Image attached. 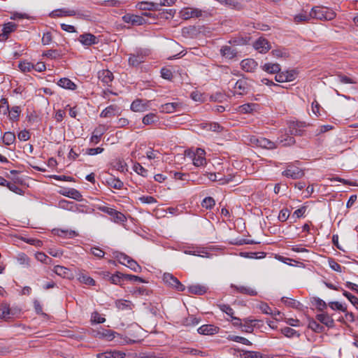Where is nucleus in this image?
Wrapping results in <instances>:
<instances>
[{
  "instance_id": "obj_5",
  "label": "nucleus",
  "mask_w": 358,
  "mask_h": 358,
  "mask_svg": "<svg viewBox=\"0 0 358 358\" xmlns=\"http://www.w3.org/2000/svg\"><path fill=\"white\" fill-rule=\"evenodd\" d=\"M164 282L169 287L178 292H182L185 289V286L182 285L174 275L169 273H165L163 275Z\"/></svg>"
},
{
  "instance_id": "obj_51",
  "label": "nucleus",
  "mask_w": 358,
  "mask_h": 358,
  "mask_svg": "<svg viewBox=\"0 0 358 358\" xmlns=\"http://www.w3.org/2000/svg\"><path fill=\"white\" fill-rule=\"evenodd\" d=\"M314 303L319 311H324L327 308V304L322 299L315 297L314 298Z\"/></svg>"
},
{
  "instance_id": "obj_28",
  "label": "nucleus",
  "mask_w": 358,
  "mask_h": 358,
  "mask_svg": "<svg viewBox=\"0 0 358 358\" xmlns=\"http://www.w3.org/2000/svg\"><path fill=\"white\" fill-rule=\"evenodd\" d=\"M180 106L181 103H166L161 106L160 111L162 113H174Z\"/></svg>"
},
{
  "instance_id": "obj_34",
  "label": "nucleus",
  "mask_w": 358,
  "mask_h": 358,
  "mask_svg": "<svg viewBox=\"0 0 358 358\" xmlns=\"http://www.w3.org/2000/svg\"><path fill=\"white\" fill-rule=\"evenodd\" d=\"M57 85L59 87L67 90H74L76 88V85L67 78H61L58 81Z\"/></svg>"
},
{
  "instance_id": "obj_48",
  "label": "nucleus",
  "mask_w": 358,
  "mask_h": 358,
  "mask_svg": "<svg viewBox=\"0 0 358 358\" xmlns=\"http://www.w3.org/2000/svg\"><path fill=\"white\" fill-rule=\"evenodd\" d=\"M78 280L81 283H83L85 285H92V286L95 285V280L93 278H92L91 277L84 275V274H81L79 275Z\"/></svg>"
},
{
  "instance_id": "obj_8",
  "label": "nucleus",
  "mask_w": 358,
  "mask_h": 358,
  "mask_svg": "<svg viewBox=\"0 0 358 358\" xmlns=\"http://www.w3.org/2000/svg\"><path fill=\"white\" fill-rule=\"evenodd\" d=\"M296 72L295 70H289L285 71H279L275 76V80L278 83L291 82L295 80Z\"/></svg>"
},
{
  "instance_id": "obj_36",
  "label": "nucleus",
  "mask_w": 358,
  "mask_h": 358,
  "mask_svg": "<svg viewBox=\"0 0 358 358\" xmlns=\"http://www.w3.org/2000/svg\"><path fill=\"white\" fill-rule=\"evenodd\" d=\"M106 183L109 187L116 189H121L124 185L123 182H122L119 178L113 176L108 178L106 180Z\"/></svg>"
},
{
  "instance_id": "obj_17",
  "label": "nucleus",
  "mask_w": 358,
  "mask_h": 358,
  "mask_svg": "<svg viewBox=\"0 0 358 358\" xmlns=\"http://www.w3.org/2000/svg\"><path fill=\"white\" fill-rule=\"evenodd\" d=\"M254 48L260 53H265L271 49V45L266 39L259 38L254 43Z\"/></svg>"
},
{
  "instance_id": "obj_23",
  "label": "nucleus",
  "mask_w": 358,
  "mask_h": 358,
  "mask_svg": "<svg viewBox=\"0 0 358 358\" xmlns=\"http://www.w3.org/2000/svg\"><path fill=\"white\" fill-rule=\"evenodd\" d=\"M113 78V74L109 70H102L99 72V79L106 85L110 86Z\"/></svg>"
},
{
  "instance_id": "obj_55",
  "label": "nucleus",
  "mask_w": 358,
  "mask_h": 358,
  "mask_svg": "<svg viewBox=\"0 0 358 358\" xmlns=\"http://www.w3.org/2000/svg\"><path fill=\"white\" fill-rule=\"evenodd\" d=\"M343 294L358 309V298L357 296L345 290L343 291Z\"/></svg>"
},
{
  "instance_id": "obj_44",
  "label": "nucleus",
  "mask_w": 358,
  "mask_h": 358,
  "mask_svg": "<svg viewBox=\"0 0 358 358\" xmlns=\"http://www.w3.org/2000/svg\"><path fill=\"white\" fill-rule=\"evenodd\" d=\"M281 333L287 338H292L294 336L299 337L300 334L294 329L286 327L281 329Z\"/></svg>"
},
{
  "instance_id": "obj_13",
  "label": "nucleus",
  "mask_w": 358,
  "mask_h": 358,
  "mask_svg": "<svg viewBox=\"0 0 358 358\" xmlns=\"http://www.w3.org/2000/svg\"><path fill=\"white\" fill-rule=\"evenodd\" d=\"M120 108L117 105H110L106 107L100 114L101 117H112L120 115Z\"/></svg>"
},
{
  "instance_id": "obj_20",
  "label": "nucleus",
  "mask_w": 358,
  "mask_h": 358,
  "mask_svg": "<svg viewBox=\"0 0 358 358\" xmlns=\"http://www.w3.org/2000/svg\"><path fill=\"white\" fill-rule=\"evenodd\" d=\"M218 331L219 328L213 324H203L197 329L198 333L203 335H214Z\"/></svg>"
},
{
  "instance_id": "obj_46",
  "label": "nucleus",
  "mask_w": 358,
  "mask_h": 358,
  "mask_svg": "<svg viewBox=\"0 0 358 358\" xmlns=\"http://www.w3.org/2000/svg\"><path fill=\"white\" fill-rule=\"evenodd\" d=\"M73 203H74L73 201L62 199L58 203V207L62 209H64V210H67L71 211Z\"/></svg>"
},
{
  "instance_id": "obj_9",
  "label": "nucleus",
  "mask_w": 358,
  "mask_h": 358,
  "mask_svg": "<svg viewBox=\"0 0 358 358\" xmlns=\"http://www.w3.org/2000/svg\"><path fill=\"white\" fill-rule=\"evenodd\" d=\"M101 211L108 214L111 217H113L114 221L117 223L124 222L126 220V217L124 215L115 209L112 208L103 206L101 208Z\"/></svg>"
},
{
  "instance_id": "obj_18",
  "label": "nucleus",
  "mask_w": 358,
  "mask_h": 358,
  "mask_svg": "<svg viewBox=\"0 0 358 358\" xmlns=\"http://www.w3.org/2000/svg\"><path fill=\"white\" fill-rule=\"evenodd\" d=\"M181 16L187 20L192 17H199L202 15V11L198 8H185L180 12Z\"/></svg>"
},
{
  "instance_id": "obj_19",
  "label": "nucleus",
  "mask_w": 358,
  "mask_h": 358,
  "mask_svg": "<svg viewBox=\"0 0 358 358\" xmlns=\"http://www.w3.org/2000/svg\"><path fill=\"white\" fill-rule=\"evenodd\" d=\"M296 141L293 136L289 134H284L280 135L276 141L277 145H282V146H290L294 145Z\"/></svg>"
},
{
  "instance_id": "obj_33",
  "label": "nucleus",
  "mask_w": 358,
  "mask_h": 358,
  "mask_svg": "<svg viewBox=\"0 0 358 358\" xmlns=\"http://www.w3.org/2000/svg\"><path fill=\"white\" fill-rule=\"evenodd\" d=\"M262 69L268 73H271V74H274V73H278L279 71H280V64L275 63V64H273V63H266L265 64H264L262 66Z\"/></svg>"
},
{
  "instance_id": "obj_16",
  "label": "nucleus",
  "mask_w": 358,
  "mask_h": 358,
  "mask_svg": "<svg viewBox=\"0 0 358 358\" xmlns=\"http://www.w3.org/2000/svg\"><path fill=\"white\" fill-rule=\"evenodd\" d=\"M124 22L131 23L133 25H141L145 22V19L136 15L127 14L122 17Z\"/></svg>"
},
{
  "instance_id": "obj_62",
  "label": "nucleus",
  "mask_w": 358,
  "mask_h": 358,
  "mask_svg": "<svg viewBox=\"0 0 358 358\" xmlns=\"http://www.w3.org/2000/svg\"><path fill=\"white\" fill-rule=\"evenodd\" d=\"M290 212L287 208L282 209L278 215V220L280 222H285L289 217Z\"/></svg>"
},
{
  "instance_id": "obj_57",
  "label": "nucleus",
  "mask_w": 358,
  "mask_h": 358,
  "mask_svg": "<svg viewBox=\"0 0 358 358\" xmlns=\"http://www.w3.org/2000/svg\"><path fill=\"white\" fill-rule=\"evenodd\" d=\"M9 112V105L6 99L2 98L0 100V113L6 115Z\"/></svg>"
},
{
  "instance_id": "obj_43",
  "label": "nucleus",
  "mask_w": 358,
  "mask_h": 358,
  "mask_svg": "<svg viewBox=\"0 0 358 358\" xmlns=\"http://www.w3.org/2000/svg\"><path fill=\"white\" fill-rule=\"evenodd\" d=\"M20 113L21 110L20 106H13L11 108L10 110H9L8 113H9V117L10 120L17 121Z\"/></svg>"
},
{
  "instance_id": "obj_41",
  "label": "nucleus",
  "mask_w": 358,
  "mask_h": 358,
  "mask_svg": "<svg viewBox=\"0 0 358 358\" xmlns=\"http://www.w3.org/2000/svg\"><path fill=\"white\" fill-rule=\"evenodd\" d=\"M227 339L234 342L240 343L245 345H251L252 343L247 338L235 335H229Z\"/></svg>"
},
{
  "instance_id": "obj_47",
  "label": "nucleus",
  "mask_w": 358,
  "mask_h": 358,
  "mask_svg": "<svg viewBox=\"0 0 358 358\" xmlns=\"http://www.w3.org/2000/svg\"><path fill=\"white\" fill-rule=\"evenodd\" d=\"M223 56L227 58H233L236 55V52L230 46H224L221 49Z\"/></svg>"
},
{
  "instance_id": "obj_31",
  "label": "nucleus",
  "mask_w": 358,
  "mask_h": 358,
  "mask_svg": "<svg viewBox=\"0 0 358 358\" xmlns=\"http://www.w3.org/2000/svg\"><path fill=\"white\" fill-rule=\"evenodd\" d=\"M159 118L156 113H150L145 115L143 119L142 122L144 125H152L159 122Z\"/></svg>"
},
{
  "instance_id": "obj_61",
  "label": "nucleus",
  "mask_w": 358,
  "mask_h": 358,
  "mask_svg": "<svg viewBox=\"0 0 358 358\" xmlns=\"http://www.w3.org/2000/svg\"><path fill=\"white\" fill-rule=\"evenodd\" d=\"M220 309L225 313L227 315L230 316L231 317H234L233 315L234 313V310L227 304H220L218 305Z\"/></svg>"
},
{
  "instance_id": "obj_56",
  "label": "nucleus",
  "mask_w": 358,
  "mask_h": 358,
  "mask_svg": "<svg viewBox=\"0 0 358 358\" xmlns=\"http://www.w3.org/2000/svg\"><path fill=\"white\" fill-rule=\"evenodd\" d=\"M113 168L120 171V172H124V171H127V164L124 161L118 160L113 163Z\"/></svg>"
},
{
  "instance_id": "obj_35",
  "label": "nucleus",
  "mask_w": 358,
  "mask_h": 358,
  "mask_svg": "<svg viewBox=\"0 0 358 358\" xmlns=\"http://www.w3.org/2000/svg\"><path fill=\"white\" fill-rule=\"evenodd\" d=\"M257 144L259 147L266 148V149H273L277 147L276 142L274 143L267 138H260L257 140Z\"/></svg>"
},
{
  "instance_id": "obj_14",
  "label": "nucleus",
  "mask_w": 358,
  "mask_h": 358,
  "mask_svg": "<svg viewBox=\"0 0 358 358\" xmlns=\"http://www.w3.org/2000/svg\"><path fill=\"white\" fill-rule=\"evenodd\" d=\"M282 176L292 179H299L303 176V171L297 167H289L282 172Z\"/></svg>"
},
{
  "instance_id": "obj_49",
  "label": "nucleus",
  "mask_w": 358,
  "mask_h": 358,
  "mask_svg": "<svg viewBox=\"0 0 358 358\" xmlns=\"http://www.w3.org/2000/svg\"><path fill=\"white\" fill-rule=\"evenodd\" d=\"M159 5L157 3H148V2H142L140 6V8L143 10H158Z\"/></svg>"
},
{
  "instance_id": "obj_22",
  "label": "nucleus",
  "mask_w": 358,
  "mask_h": 358,
  "mask_svg": "<svg viewBox=\"0 0 358 358\" xmlns=\"http://www.w3.org/2000/svg\"><path fill=\"white\" fill-rule=\"evenodd\" d=\"M316 319L329 328H332L334 326V320L332 319L331 316L327 313L317 314Z\"/></svg>"
},
{
  "instance_id": "obj_60",
  "label": "nucleus",
  "mask_w": 358,
  "mask_h": 358,
  "mask_svg": "<svg viewBox=\"0 0 358 358\" xmlns=\"http://www.w3.org/2000/svg\"><path fill=\"white\" fill-rule=\"evenodd\" d=\"M57 235L61 237H68V238H72L74 237L76 235V231H68V230H57Z\"/></svg>"
},
{
  "instance_id": "obj_26",
  "label": "nucleus",
  "mask_w": 358,
  "mask_h": 358,
  "mask_svg": "<svg viewBox=\"0 0 358 358\" xmlns=\"http://www.w3.org/2000/svg\"><path fill=\"white\" fill-rule=\"evenodd\" d=\"M60 194L63 196L73 199L77 201L82 200V194L76 189H64L60 191Z\"/></svg>"
},
{
  "instance_id": "obj_6",
  "label": "nucleus",
  "mask_w": 358,
  "mask_h": 358,
  "mask_svg": "<svg viewBox=\"0 0 358 358\" xmlns=\"http://www.w3.org/2000/svg\"><path fill=\"white\" fill-rule=\"evenodd\" d=\"M20 310L17 308H10V306L6 303H3L0 305V319L8 320L14 317Z\"/></svg>"
},
{
  "instance_id": "obj_12",
  "label": "nucleus",
  "mask_w": 358,
  "mask_h": 358,
  "mask_svg": "<svg viewBox=\"0 0 358 358\" xmlns=\"http://www.w3.org/2000/svg\"><path fill=\"white\" fill-rule=\"evenodd\" d=\"M78 41L85 46H90L99 43L97 37L90 33H85L80 35Z\"/></svg>"
},
{
  "instance_id": "obj_39",
  "label": "nucleus",
  "mask_w": 358,
  "mask_h": 358,
  "mask_svg": "<svg viewBox=\"0 0 358 358\" xmlns=\"http://www.w3.org/2000/svg\"><path fill=\"white\" fill-rule=\"evenodd\" d=\"M200 322V318H197L194 315H191L182 320V324L187 327H192L197 325Z\"/></svg>"
},
{
  "instance_id": "obj_3",
  "label": "nucleus",
  "mask_w": 358,
  "mask_h": 358,
  "mask_svg": "<svg viewBox=\"0 0 358 358\" xmlns=\"http://www.w3.org/2000/svg\"><path fill=\"white\" fill-rule=\"evenodd\" d=\"M116 258L120 264L127 266L134 272L140 273L142 270L141 266L135 260L124 253H119Z\"/></svg>"
},
{
  "instance_id": "obj_40",
  "label": "nucleus",
  "mask_w": 358,
  "mask_h": 358,
  "mask_svg": "<svg viewBox=\"0 0 358 358\" xmlns=\"http://www.w3.org/2000/svg\"><path fill=\"white\" fill-rule=\"evenodd\" d=\"M2 141L3 143L6 145H12L15 141V135L13 132H5L3 136Z\"/></svg>"
},
{
  "instance_id": "obj_21",
  "label": "nucleus",
  "mask_w": 358,
  "mask_h": 358,
  "mask_svg": "<svg viewBox=\"0 0 358 358\" xmlns=\"http://www.w3.org/2000/svg\"><path fill=\"white\" fill-rule=\"evenodd\" d=\"M16 28L17 25L13 22L4 24L2 33L0 34V41H6L8 38V35L14 31Z\"/></svg>"
},
{
  "instance_id": "obj_50",
  "label": "nucleus",
  "mask_w": 358,
  "mask_h": 358,
  "mask_svg": "<svg viewBox=\"0 0 358 358\" xmlns=\"http://www.w3.org/2000/svg\"><path fill=\"white\" fill-rule=\"evenodd\" d=\"M18 67L22 72H29L34 69V64L27 61H22L19 63Z\"/></svg>"
},
{
  "instance_id": "obj_58",
  "label": "nucleus",
  "mask_w": 358,
  "mask_h": 358,
  "mask_svg": "<svg viewBox=\"0 0 358 358\" xmlns=\"http://www.w3.org/2000/svg\"><path fill=\"white\" fill-rule=\"evenodd\" d=\"M329 306L332 309V310H341L342 312H346L347 311V308L346 307H344L343 306V304H341V303L338 302V301H331V302H329Z\"/></svg>"
},
{
  "instance_id": "obj_42",
  "label": "nucleus",
  "mask_w": 358,
  "mask_h": 358,
  "mask_svg": "<svg viewBox=\"0 0 358 358\" xmlns=\"http://www.w3.org/2000/svg\"><path fill=\"white\" fill-rule=\"evenodd\" d=\"M308 328L316 333H322L324 331V326L320 324L314 320H309Z\"/></svg>"
},
{
  "instance_id": "obj_45",
  "label": "nucleus",
  "mask_w": 358,
  "mask_h": 358,
  "mask_svg": "<svg viewBox=\"0 0 358 358\" xmlns=\"http://www.w3.org/2000/svg\"><path fill=\"white\" fill-rule=\"evenodd\" d=\"M115 304H116L117 308L122 310H126V309H129V310L131 309V302L130 301L120 299V300L116 301Z\"/></svg>"
},
{
  "instance_id": "obj_2",
  "label": "nucleus",
  "mask_w": 358,
  "mask_h": 358,
  "mask_svg": "<svg viewBox=\"0 0 358 358\" xmlns=\"http://www.w3.org/2000/svg\"><path fill=\"white\" fill-rule=\"evenodd\" d=\"M149 55L150 50L148 49H136L133 53L129 54V64L131 66H138L145 62Z\"/></svg>"
},
{
  "instance_id": "obj_37",
  "label": "nucleus",
  "mask_w": 358,
  "mask_h": 358,
  "mask_svg": "<svg viewBox=\"0 0 358 358\" xmlns=\"http://www.w3.org/2000/svg\"><path fill=\"white\" fill-rule=\"evenodd\" d=\"M260 322L257 320H245V324L242 325V331L247 332V333H252L254 329V327L257 325V323Z\"/></svg>"
},
{
  "instance_id": "obj_64",
  "label": "nucleus",
  "mask_w": 358,
  "mask_h": 358,
  "mask_svg": "<svg viewBox=\"0 0 358 358\" xmlns=\"http://www.w3.org/2000/svg\"><path fill=\"white\" fill-rule=\"evenodd\" d=\"M43 56L51 59H56L60 57V54L57 50H49L43 54Z\"/></svg>"
},
{
  "instance_id": "obj_52",
  "label": "nucleus",
  "mask_w": 358,
  "mask_h": 358,
  "mask_svg": "<svg viewBox=\"0 0 358 358\" xmlns=\"http://www.w3.org/2000/svg\"><path fill=\"white\" fill-rule=\"evenodd\" d=\"M36 258L38 261L41 262L45 264H50L52 262V259L47 256L43 252H37L36 253Z\"/></svg>"
},
{
  "instance_id": "obj_7",
  "label": "nucleus",
  "mask_w": 358,
  "mask_h": 358,
  "mask_svg": "<svg viewBox=\"0 0 358 358\" xmlns=\"http://www.w3.org/2000/svg\"><path fill=\"white\" fill-rule=\"evenodd\" d=\"M235 94H247L251 89V85L248 83L246 78H242L238 80L234 85Z\"/></svg>"
},
{
  "instance_id": "obj_24",
  "label": "nucleus",
  "mask_w": 358,
  "mask_h": 358,
  "mask_svg": "<svg viewBox=\"0 0 358 358\" xmlns=\"http://www.w3.org/2000/svg\"><path fill=\"white\" fill-rule=\"evenodd\" d=\"M241 69L247 72H253L257 67V63L253 59H245L241 62Z\"/></svg>"
},
{
  "instance_id": "obj_38",
  "label": "nucleus",
  "mask_w": 358,
  "mask_h": 358,
  "mask_svg": "<svg viewBox=\"0 0 358 358\" xmlns=\"http://www.w3.org/2000/svg\"><path fill=\"white\" fill-rule=\"evenodd\" d=\"M242 356L244 358H270L266 355H263L259 352L243 350Z\"/></svg>"
},
{
  "instance_id": "obj_53",
  "label": "nucleus",
  "mask_w": 358,
  "mask_h": 358,
  "mask_svg": "<svg viewBox=\"0 0 358 358\" xmlns=\"http://www.w3.org/2000/svg\"><path fill=\"white\" fill-rule=\"evenodd\" d=\"M215 202L214 199L210 196L206 197L201 203L202 207L206 209H211L215 206Z\"/></svg>"
},
{
  "instance_id": "obj_27",
  "label": "nucleus",
  "mask_w": 358,
  "mask_h": 358,
  "mask_svg": "<svg viewBox=\"0 0 358 358\" xmlns=\"http://www.w3.org/2000/svg\"><path fill=\"white\" fill-rule=\"evenodd\" d=\"M208 288L202 285H192L187 287L188 292L193 294L203 295L206 293Z\"/></svg>"
},
{
  "instance_id": "obj_32",
  "label": "nucleus",
  "mask_w": 358,
  "mask_h": 358,
  "mask_svg": "<svg viewBox=\"0 0 358 358\" xmlns=\"http://www.w3.org/2000/svg\"><path fill=\"white\" fill-rule=\"evenodd\" d=\"M53 271L62 278H70L71 277V271L63 266L57 265L54 267Z\"/></svg>"
},
{
  "instance_id": "obj_29",
  "label": "nucleus",
  "mask_w": 358,
  "mask_h": 358,
  "mask_svg": "<svg viewBox=\"0 0 358 358\" xmlns=\"http://www.w3.org/2000/svg\"><path fill=\"white\" fill-rule=\"evenodd\" d=\"M124 274L117 271L115 274L110 275L109 273H107L106 277L108 278V280L114 285H122V282L125 280Z\"/></svg>"
},
{
  "instance_id": "obj_30",
  "label": "nucleus",
  "mask_w": 358,
  "mask_h": 358,
  "mask_svg": "<svg viewBox=\"0 0 358 358\" xmlns=\"http://www.w3.org/2000/svg\"><path fill=\"white\" fill-rule=\"evenodd\" d=\"M231 287L235 289L237 292L247 294L249 296H256L257 294V291L250 287L237 286V285H231Z\"/></svg>"
},
{
  "instance_id": "obj_59",
  "label": "nucleus",
  "mask_w": 358,
  "mask_h": 358,
  "mask_svg": "<svg viewBox=\"0 0 358 358\" xmlns=\"http://www.w3.org/2000/svg\"><path fill=\"white\" fill-rule=\"evenodd\" d=\"M255 103H245L240 106V111L243 113L252 112L255 108Z\"/></svg>"
},
{
  "instance_id": "obj_4",
  "label": "nucleus",
  "mask_w": 358,
  "mask_h": 358,
  "mask_svg": "<svg viewBox=\"0 0 358 358\" xmlns=\"http://www.w3.org/2000/svg\"><path fill=\"white\" fill-rule=\"evenodd\" d=\"M308 126L305 122L301 121H290L288 123V131L291 135L294 136H303L305 132V129Z\"/></svg>"
},
{
  "instance_id": "obj_54",
  "label": "nucleus",
  "mask_w": 358,
  "mask_h": 358,
  "mask_svg": "<svg viewBox=\"0 0 358 358\" xmlns=\"http://www.w3.org/2000/svg\"><path fill=\"white\" fill-rule=\"evenodd\" d=\"M134 171L136 172L138 175H141L143 177H146L148 176V170L145 169L141 164L136 163L134 165Z\"/></svg>"
},
{
  "instance_id": "obj_1",
  "label": "nucleus",
  "mask_w": 358,
  "mask_h": 358,
  "mask_svg": "<svg viewBox=\"0 0 358 358\" xmlns=\"http://www.w3.org/2000/svg\"><path fill=\"white\" fill-rule=\"evenodd\" d=\"M310 16L321 20H331L336 17V13L327 7L315 6L311 9Z\"/></svg>"
},
{
  "instance_id": "obj_15",
  "label": "nucleus",
  "mask_w": 358,
  "mask_h": 358,
  "mask_svg": "<svg viewBox=\"0 0 358 358\" xmlns=\"http://www.w3.org/2000/svg\"><path fill=\"white\" fill-rule=\"evenodd\" d=\"M205 151L201 148H197L196 153L193 155L192 161L196 166H202L206 164V159L204 157Z\"/></svg>"
},
{
  "instance_id": "obj_63",
  "label": "nucleus",
  "mask_w": 358,
  "mask_h": 358,
  "mask_svg": "<svg viewBox=\"0 0 358 358\" xmlns=\"http://www.w3.org/2000/svg\"><path fill=\"white\" fill-rule=\"evenodd\" d=\"M329 264L331 269H333L335 271L337 272H342V267L341 266L337 263L334 259H329Z\"/></svg>"
},
{
  "instance_id": "obj_25",
  "label": "nucleus",
  "mask_w": 358,
  "mask_h": 358,
  "mask_svg": "<svg viewBox=\"0 0 358 358\" xmlns=\"http://www.w3.org/2000/svg\"><path fill=\"white\" fill-rule=\"evenodd\" d=\"M50 16L53 17L75 16V10H71L67 8L57 9L52 11L50 14Z\"/></svg>"
},
{
  "instance_id": "obj_11",
  "label": "nucleus",
  "mask_w": 358,
  "mask_h": 358,
  "mask_svg": "<svg viewBox=\"0 0 358 358\" xmlns=\"http://www.w3.org/2000/svg\"><path fill=\"white\" fill-rule=\"evenodd\" d=\"M150 103V101H144L142 99H137L131 103L130 108L134 112H145L148 110Z\"/></svg>"
},
{
  "instance_id": "obj_10",
  "label": "nucleus",
  "mask_w": 358,
  "mask_h": 358,
  "mask_svg": "<svg viewBox=\"0 0 358 358\" xmlns=\"http://www.w3.org/2000/svg\"><path fill=\"white\" fill-rule=\"evenodd\" d=\"M108 130V127L104 124H99L96 127L92 132V136L90 139V143L92 144H97L99 143L102 136Z\"/></svg>"
}]
</instances>
